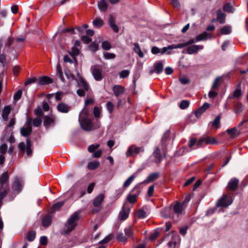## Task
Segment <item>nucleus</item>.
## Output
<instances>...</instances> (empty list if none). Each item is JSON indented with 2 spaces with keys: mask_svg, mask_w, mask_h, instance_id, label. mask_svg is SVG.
<instances>
[{
  "mask_svg": "<svg viewBox=\"0 0 248 248\" xmlns=\"http://www.w3.org/2000/svg\"><path fill=\"white\" fill-rule=\"evenodd\" d=\"M88 112L86 110H82L79 114V122L81 127L86 131H90L99 128L100 124L97 121L95 124H92L91 120L88 118Z\"/></svg>",
  "mask_w": 248,
  "mask_h": 248,
  "instance_id": "obj_1",
  "label": "nucleus"
},
{
  "mask_svg": "<svg viewBox=\"0 0 248 248\" xmlns=\"http://www.w3.org/2000/svg\"><path fill=\"white\" fill-rule=\"evenodd\" d=\"M9 190V175L8 171H6L0 175V207L2 205L3 198L7 195Z\"/></svg>",
  "mask_w": 248,
  "mask_h": 248,
  "instance_id": "obj_2",
  "label": "nucleus"
},
{
  "mask_svg": "<svg viewBox=\"0 0 248 248\" xmlns=\"http://www.w3.org/2000/svg\"><path fill=\"white\" fill-rule=\"evenodd\" d=\"M78 219L79 213L78 212H76L68 219L63 228L64 232L65 233H68L74 230Z\"/></svg>",
  "mask_w": 248,
  "mask_h": 248,
  "instance_id": "obj_3",
  "label": "nucleus"
},
{
  "mask_svg": "<svg viewBox=\"0 0 248 248\" xmlns=\"http://www.w3.org/2000/svg\"><path fill=\"white\" fill-rule=\"evenodd\" d=\"M104 200V195L103 194H100L93 200V207L92 209L93 213H96L101 210V204Z\"/></svg>",
  "mask_w": 248,
  "mask_h": 248,
  "instance_id": "obj_4",
  "label": "nucleus"
},
{
  "mask_svg": "<svg viewBox=\"0 0 248 248\" xmlns=\"http://www.w3.org/2000/svg\"><path fill=\"white\" fill-rule=\"evenodd\" d=\"M173 49H175L173 44L170 45L167 47H164L161 49L156 46H154L152 48L151 52L154 54H157L158 53L164 54L165 53H167L168 54H170L171 52L168 51Z\"/></svg>",
  "mask_w": 248,
  "mask_h": 248,
  "instance_id": "obj_5",
  "label": "nucleus"
},
{
  "mask_svg": "<svg viewBox=\"0 0 248 248\" xmlns=\"http://www.w3.org/2000/svg\"><path fill=\"white\" fill-rule=\"evenodd\" d=\"M32 119L29 118L24 125L20 128V133L23 137H27L30 135L32 132L31 123Z\"/></svg>",
  "mask_w": 248,
  "mask_h": 248,
  "instance_id": "obj_6",
  "label": "nucleus"
},
{
  "mask_svg": "<svg viewBox=\"0 0 248 248\" xmlns=\"http://www.w3.org/2000/svg\"><path fill=\"white\" fill-rule=\"evenodd\" d=\"M144 151L143 147H138L135 145L130 146L127 149L126 153V155L127 157L130 156H134L140 154L141 152Z\"/></svg>",
  "mask_w": 248,
  "mask_h": 248,
  "instance_id": "obj_7",
  "label": "nucleus"
},
{
  "mask_svg": "<svg viewBox=\"0 0 248 248\" xmlns=\"http://www.w3.org/2000/svg\"><path fill=\"white\" fill-rule=\"evenodd\" d=\"M232 199L231 196L227 195L223 196L217 202V206L218 207H227L232 204Z\"/></svg>",
  "mask_w": 248,
  "mask_h": 248,
  "instance_id": "obj_8",
  "label": "nucleus"
},
{
  "mask_svg": "<svg viewBox=\"0 0 248 248\" xmlns=\"http://www.w3.org/2000/svg\"><path fill=\"white\" fill-rule=\"evenodd\" d=\"M92 74L96 80L100 81L102 78V70L97 66H94L91 68Z\"/></svg>",
  "mask_w": 248,
  "mask_h": 248,
  "instance_id": "obj_9",
  "label": "nucleus"
},
{
  "mask_svg": "<svg viewBox=\"0 0 248 248\" xmlns=\"http://www.w3.org/2000/svg\"><path fill=\"white\" fill-rule=\"evenodd\" d=\"M132 192H135V193L133 194H130L127 196V200L130 203H134L136 202L137 197L140 193L139 187L138 186H135L133 188Z\"/></svg>",
  "mask_w": 248,
  "mask_h": 248,
  "instance_id": "obj_10",
  "label": "nucleus"
},
{
  "mask_svg": "<svg viewBox=\"0 0 248 248\" xmlns=\"http://www.w3.org/2000/svg\"><path fill=\"white\" fill-rule=\"evenodd\" d=\"M12 189L16 192H19L21 190L22 185L21 183L17 177H16L12 183Z\"/></svg>",
  "mask_w": 248,
  "mask_h": 248,
  "instance_id": "obj_11",
  "label": "nucleus"
},
{
  "mask_svg": "<svg viewBox=\"0 0 248 248\" xmlns=\"http://www.w3.org/2000/svg\"><path fill=\"white\" fill-rule=\"evenodd\" d=\"M55 117L54 116H46L44 117V125L47 128L54 124Z\"/></svg>",
  "mask_w": 248,
  "mask_h": 248,
  "instance_id": "obj_12",
  "label": "nucleus"
},
{
  "mask_svg": "<svg viewBox=\"0 0 248 248\" xmlns=\"http://www.w3.org/2000/svg\"><path fill=\"white\" fill-rule=\"evenodd\" d=\"M78 80L77 83L78 86L84 89L85 90L88 91L89 89V86L85 80L81 77L79 73L77 74Z\"/></svg>",
  "mask_w": 248,
  "mask_h": 248,
  "instance_id": "obj_13",
  "label": "nucleus"
},
{
  "mask_svg": "<svg viewBox=\"0 0 248 248\" xmlns=\"http://www.w3.org/2000/svg\"><path fill=\"white\" fill-rule=\"evenodd\" d=\"M71 108V107L67 104L64 103H61L59 104L57 106V110L62 113H67L69 112Z\"/></svg>",
  "mask_w": 248,
  "mask_h": 248,
  "instance_id": "obj_14",
  "label": "nucleus"
},
{
  "mask_svg": "<svg viewBox=\"0 0 248 248\" xmlns=\"http://www.w3.org/2000/svg\"><path fill=\"white\" fill-rule=\"evenodd\" d=\"M203 46L200 45H192L186 49V52L189 54H192L197 53L199 50L202 49Z\"/></svg>",
  "mask_w": 248,
  "mask_h": 248,
  "instance_id": "obj_15",
  "label": "nucleus"
},
{
  "mask_svg": "<svg viewBox=\"0 0 248 248\" xmlns=\"http://www.w3.org/2000/svg\"><path fill=\"white\" fill-rule=\"evenodd\" d=\"M108 23L109 27L115 32L119 31V29L117 25L115 24L114 17L112 15L109 16Z\"/></svg>",
  "mask_w": 248,
  "mask_h": 248,
  "instance_id": "obj_16",
  "label": "nucleus"
},
{
  "mask_svg": "<svg viewBox=\"0 0 248 248\" xmlns=\"http://www.w3.org/2000/svg\"><path fill=\"white\" fill-rule=\"evenodd\" d=\"M239 180L235 178H233L229 182L228 187L229 189L232 190H236L237 188Z\"/></svg>",
  "mask_w": 248,
  "mask_h": 248,
  "instance_id": "obj_17",
  "label": "nucleus"
},
{
  "mask_svg": "<svg viewBox=\"0 0 248 248\" xmlns=\"http://www.w3.org/2000/svg\"><path fill=\"white\" fill-rule=\"evenodd\" d=\"M129 212L130 210L129 209H126L124 206H123L122 210L119 213V219L121 220L126 219L129 216Z\"/></svg>",
  "mask_w": 248,
  "mask_h": 248,
  "instance_id": "obj_18",
  "label": "nucleus"
},
{
  "mask_svg": "<svg viewBox=\"0 0 248 248\" xmlns=\"http://www.w3.org/2000/svg\"><path fill=\"white\" fill-rule=\"evenodd\" d=\"M11 111V107L10 106H6L4 107L1 114L2 118L4 121H6L8 120Z\"/></svg>",
  "mask_w": 248,
  "mask_h": 248,
  "instance_id": "obj_19",
  "label": "nucleus"
},
{
  "mask_svg": "<svg viewBox=\"0 0 248 248\" xmlns=\"http://www.w3.org/2000/svg\"><path fill=\"white\" fill-rule=\"evenodd\" d=\"M38 82L40 85H46L51 83L53 80L48 77L43 76L39 78Z\"/></svg>",
  "mask_w": 248,
  "mask_h": 248,
  "instance_id": "obj_20",
  "label": "nucleus"
},
{
  "mask_svg": "<svg viewBox=\"0 0 248 248\" xmlns=\"http://www.w3.org/2000/svg\"><path fill=\"white\" fill-rule=\"evenodd\" d=\"M112 90L116 96L118 97L122 94L124 92V88L120 85H114L112 88Z\"/></svg>",
  "mask_w": 248,
  "mask_h": 248,
  "instance_id": "obj_21",
  "label": "nucleus"
},
{
  "mask_svg": "<svg viewBox=\"0 0 248 248\" xmlns=\"http://www.w3.org/2000/svg\"><path fill=\"white\" fill-rule=\"evenodd\" d=\"M51 217L49 215H46L43 217L42 220V223L43 225L45 227H48L51 224Z\"/></svg>",
  "mask_w": 248,
  "mask_h": 248,
  "instance_id": "obj_22",
  "label": "nucleus"
},
{
  "mask_svg": "<svg viewBox=\"0 0 248 248\" xmlns=\"http://www.w3.org/2000/svg\"><path fill=\"white\" fill-rule=\"evenodd\" d=\"M195 42H196V40L190 39L185 43H180V44H173V45H174L175 49L182 48L185 46H188L191 44H192L194 43H195Z\"/></svg>",
  "mask_w": 248,
  "mask_h": 248,
  "instance_id": "obj_23",
  "label": "nucleus"
},
{
  "mask_svg": "<svg viewBox=\"0 0 248 248\" xmlns=\"http://www.w3.org/2000/svg\"><path fill=\"white\" fill-rule=\"evenodd\" d=\"M210 107V104L208 103H205L203 105L198 109L196 112L195 114L196 116H198L200 115L201 114L203 113L207 108H208Z\"/></svg>",
  "mask_w": 248,
  "mask_h": 248,
  "instance_id": "obj_24",
  "label": "nucleus"
},
{
  "mask_svg": "<svg viewBox=\"0 0 248 248\" xmlns=\"http://www.w3.org/2000/svg\"><path fill=\"white\" fill-rule=\"evenodd\" d=\"M183 206L184 205L183 203L181 204L180 202H176L173 207L174 212L177 215L182 214L183 210Z\"/></svg>",
  "mask_w": 248,
  "mask_h": 248,
  "instance_id": "obj_25",
  "label": "nucleus"
},
{
  "mask_svg": "<svg viewBox=\"0 0 248 248\" xmlns=\"http://www.w3.org/2000/svg\"><path fill=\"white\" fill-rule=\"evenodd\" d=\"M159 174L157 172L150 174L144 181L145 183H151L158 178Z\"/></svg>",
  "mask_w": 248,
  "mask_h": 248,
  "instance_id": "obj_26",
  "label": "nucleus"
},
{
  "mask_svg": "<svg viewBox=\"0 0 248 248\" xmlns=\"http://www.w3.org/2000/svg\"><path fill=\"white\" fill-rule=\"evenodd\" d=\"M93 25L94 27L97 28H100L104 24V21L100 18H95L93 21Z\"/></svg>",
  "mask_w": 248,
  "mask_h": 248,
  "instance_id": "obj_27",
  "label": "nucleus"
},
{
  "mask_svg": "<svg viewBox=\"0 0 248 248\" xmlns=\"http://www.w3.org/2000/svg\"><path fill=\"white\" fill-rule=\"evenodd\" d=\"M98 7L101 11L105 12L108 8V4L105 0H101L98 3Z\"/></svg>",
  "mask_w": 248,
  "mask_h": 248,
  "instance_id": "obj_28",
  "label": "nucleus"
},
{
  "mask_svg": "<svg viewBox=\"0 0 248 248\" xmlns=\"http://www.w3.org/2000/svg\"><path fill=\"white\" fill-rule=\"evenodd\" d=\"M227 133L232 137H235L240 134V130H238L236 127L227 130Z\"/></svg>",
  "mask_w": 248,
  "mask_h": 248,
  "instance_id": "obj_29",
  "label": "nucleus"
},
{
  "mask_svg": "<svg viewBox=\"0 0 248 248\" xmlns=\"http://www.w3.org/2000/svg\"><path fill=\"white\" fill-rule=\"evenodd\" d=\"M152 157L154 158V161L156 163H159L161 161V155H160V150L157 148L152 155Z\"/></svg>",
  "mask_w": 248,
  "mask_h": 248,
  "instance_id": "obj_30",
  "label": "nucleus"
},
{
  "mask_svg": "<svg viewBox=\"0 0 248 248\" xmlns=\"http://www.w3.org/2000/svg\"><path fill=\"white\" fill-rule=\"evenodd\" d=\"M225 15L222 13L220 10H218L217 12V20L222 24L225 22Z\"/></svg>",
  "mask_w": 248,
  "mask_h": 248,
  "instance_id": "obj_31",
  "label": "nucleus"
},
{
  "mask_svg": "<svg viewBox=\"0 0 248 248\" xmlns=\"http://www.w3.org/2000/svg\"><path fill=\"white\" fill-rule=\"evenodd\" d=\"M211 35L208 33L207 32L204 31L203 33L198 35L196 38V41L198 42L204 39H206L207 38L210 37Z\"/></svg>",
  "mask_w": 248,
  "mask_h": 248,
  "instance_id": "obj_32",
  "label": "nucleus"
},
{
  "mask_svg": "<svg viewBox=\"0 0 248 248\" xmlns=\"http://www.w3.org/2000/svg\"><path fill=\"white\" fill-rule=\"evenodd\" d=\"M134 47L133 50L134 52L137 53L140 58H142L144 56L143 52H142L140 46L138 43H135L134 44Z\"/></svg>",
  "mask_w": 248,
  "mask_h": 248,
  "instance_id": "obj_33",
  "label": "nucleus"
},
{
  "mask_svg": "<svg viewBox=\"0 0 248 248\" xmlns=\"http://www.w3.org/2000/svg\"><path fill=\"white\" fill-rule=\"evenodd\" d=\"M31 140L29 139H27L26 140V151L27 155L28 156H30L32 154V150L31 149Z\"/></svg>",
  "mask_w": 248,
  "mask_h": 248,
  "instance_id": "obj_34",
  "label": "nucleus"
},
{
  "mask_svg": "<svg viewBox=\"0 0 248 248\" xmlns=\"http://www.w3.org/2000/svg\"><path fill=\"white\" fill-rule=\"evenodd\" d=\"M100 165L98 161L91 162L88 164V168L90 170H93L97 168Z\"/></svg>",
  "mask_w": 248,
  "mask_h": 248,
  "instance_id": "obj_35",
  "label": "nucleus"
},
{
  "mask_svg": "<svg viewBox=\"0 0 248 248\" xmlns=\"http://www.w3.org/2000/svg\"><path fill=\"white\" fill-rule=\"evenodd\" d=\"M220 32L222 35L229 34L231 32V28L229 26H225L220 30Z\"/></svg>",
  "mask_w": 248,
  "mask_h": 248,
  "instance_id": "obj_36",
  "label": "nucleus"
},
{
  "mask_svg": "<svg viewBox=\"0 0 248 248\" xmlns=\"http://www.w3.org/2000/svg\"><path fill=\"white\" fill-rule=\"evenodd\" d=\"M57 76L60 78V79L63 81H64V77L63 76V73L62 71V69L61 66L60 64H58L57 66Z\"/></svg>",
  "mask_w": 248,
  "mask_h": 248,
  "instance_id": "obj_37",
  "label": "nucleus"
},
{
  "mask_svg": "<svg viewBox=\"0 0 248 248\" xmlns=\"http://www.w3.org/2000/svg\"><path fill=\"white\" fill-rule=\"evenodd\" d=\"M136 177V175L134 174L131 175L124 183V186L125 187H128L131 184Z\"/></svg>",
  "mask_w": 248,
  "mask_h": 248,
  "instance_id": "obj_38",
  "label": "nucleus"
},
{
  "mask_svg": "<svg viewBox=\"0 0 248 248\" xmlns=\"http://www.w3.org/2000/svg\"><path fill=\"white\" fill-rule=\"evenodd\" d=\"M155 72L157 74H160L161 73L163 69V66L162 62H158L155 66Z\"/></svg>",
  "mask_w": 248,
  "mask_h": 248,
  "instance_id": "obj_39",
  "label": "nucleus"
},
{
  "mask_svg": "<svg viewBox=\"0 0 248 248\" xmlns=\"http://www.w3.org/2000/svg\"><path fill=\"white\" fill-rule=\"evenodd\" d=\"M125 235L126 238L131 237L133 235V232L132 231L131 227L128 226L124 229Z\"/></svg>",
  "mask_w": 248,
  "mask_h": 248,
  "instance_id": "obj_40",
  "label": "nucleus"
},
{
  "mask_svg": "<svg viewBox=\"0 0 248 248\" xmlns=\"http://www.w3.org/2000/svg\"><path fill=\"white\" fill-rule=\"evenodd\" d=\"M136 216L139 218H144L146 217V213L142 209H140L137 211Z\"/></svg>",
  "mask_w": 248,
  "mask_h": 248,
  "instance_id": "obj_41",
  "label": "nucleus"
},
{
  "mask_svg": "<svg viewBox=\"0 0 248 248\" xmlns=\"http://www.w3.org/2000/svg\"><path fill=\"white\" fill-rule=\"evenodd\" d=\"M220 116H217L212 122V125L218 128L220 127Z\"/></svg>",
  "mask_w": 248,
  "mask_h": 248,
  "instance_id": "obj_42",
  "label": "nucleus"
},
{
  "mask_svg": "<svg viewBox=\"0 0 248 248\" xmlns=\"http://www.w3.org/2000/svg\"><path fill=\"white\" fill-rule=\"evenodd\" d=\"M223 10L225 12L232 13L234 11V8L231 4L227 3L224 5Z\"/></svg>",
  "mask_w": 248,
  "mask_h": 248,
  "instance_id": "obj_43",
  "label": "nucleus"
},
{
  "mask_svg": "<svg viewBox=\"0 0 248 248\" xmlns=\"http://www.w3.org/2000/svg\"><path fill=\"white\" fill-rule=\"evenodd\" d=\"M35 238V232L34 231H30L27 235V238L29 241H32Z\"/></svg>",
  "mask_w": 248,
  "mask_h": 248,
  "instance_id": "obj_44",
  "label": "nucleus"
},
{
  "mask_svg": "<svg viewBox=\"0 0 248 248\" xmlns=\"http://www.w3.org/2000/svg\"><path fill=\"white\" fill-rule=\"evenodd\" d=\"M206 144H213L217 143V140L215 138L206 137Z\"/></svg>",
  "mask_w": 248,
  "mask_h": 248,
  "instance_id": "obj_45",
  "label": "nucleus"
},
{
  "mask_svg": "<svg viewBox=\"0 0 248 248\" xmlns=\"http://www.w3.org/2000/svg\"><path fill=\"white\" fill-rule=\"evenodd\" d=\"M103 56L106 59H113L116 56L115 54L109 52L104 53Z\"/></svg>",
  "mask_w": 248,
  "mask_h": 248,
  "instance_id": "obj_46",
  "label": "nucleus"
},
{
  "mask_svg": "<svg viewBox=\"0 0 248 248\" xmlns=\"http://www.w3.org/2000/svg\"><path fill=\"white\" fill-rule=\"evenodd\" d=\"M110 44L107 41H103L102 43V48L106 50H108L111 48Z\"/></svg>",
  "mask_w": 248,
  "mask_h": 248,
  "instance_id": "obj_47",
  "label": "nucleus"
},
{
  "mask_svg": "<svg viewBox=\"0 0 248 248\" xmlns=\"http://www.w3.org/2000/svg\"><path fill=\"white\" fill-rule=\"evenodd\" d=\"M22 94V91L21 90H18L14 94V99L15 101H18L20 99Z\"/></svg>",
  "mask_w": 248,
  "mask_h": 248,
  "instance_id": "obj_48",
  "label": "nucleus"
},
{
  "mask_svg": "<svg viewBox=\"0 0 248 248\" xmlns=\"http://www.w3.org/2000/svg\"><path fill=\"white\" fill-rule=\"evenodd\" d=\"M42 123V120L40 117L35 118L32 121V124L35 127L39 126Z\"/></svg>",
  "mask_w": 248,
  "mask_h": 248,
  "instance_id": "obj_49",
  "label": "nucleus"
},
{
  "mask_svg": "<svg viewBox=\"0 0 248 248\" xmlns=\"http://www.w3.org/2000/svg\"><path fill=\"white\" fill-rule=\"evenodd\" d=\"M79 50L76 46H73L72 48L71 52H69V54L72 56L75 57L79 54Z\"/></svg>",
  "mask_w": 248,
  "mask_h": 248,
  "instance_id": "obj_50",
  "label": "nucleus"
},
{
  "mask_svg": "<svg viewBox=\"0 0 248 248\" xmlns=\"http://www.w3.org/2000/svg\"><path fill=\"white\" fill-rule=\"evenodd\" d=\"M220 78L218 77V78H217L215 80H214V83L212 85V90H215L216 89H217L218 86L219 85V83H220Z\"/></svg>",
  "mask_w": 248,
  "mask_h": 248,
  "instance_id": "obj_51",
  "label": "nucleus"
},
{
  "mask_svg": "<svg viewBox=\"0 0 248 248\" xmlns=\"http://www.w3.org/2000/svg\"><path fill=\"white\" fill-rule=\"evenodd\" d=\"M189 105V103L188 101L183 100L181 102L179 107L181 109H185L188 107Z\"/></svg>",
  "mask_w": 248,
  "mask_h": 248,
  "instance_id": "obj_52",
  "label": "nucleus"
},
{
  "mask_svg": "<svg viewBox=\"0 0 248 248\" xmlns=\"http://www.w3.org/2000/svg\"><path fill=\"white\" fill-rule=\"evenodd\" d=\"M7 150V145L6 144H3L0 146V155H4L6 153Z\"/></svg>",
  "mask_w": 248,
  "mask_h": 248,
  "instance_id": "obj_53",
  "label": "nucleus"
},
{
  "mask_svg": "<svg viewBox=\"0 0 248 248\" xmlns=\"http://www.w3.org/2000/svg\"><path fill=\"white\" fill-rule=\"evenodd\" d=\"M117 239L121 242H125L127 240V238L125 235H124L123 233H119L117 236Z\"/></svg>",
  "mask_w": 248,
  "mask_h": 248,
  "instance_id": "obj_54",
  "label": "nucleus"
},
{
  "mask_svg": "<svg viewBox=\"0 0 248 248\" xmlns=\"http://www.w3.org/2000/svg\"><path fill=\"white\" fill-rule=\"evenodd\" d=\"M100 112L101 110L98 107H95L94 108L93 113L95 117H99L100 116Z\"/></svg>",
  "mask_w": 248,
  "mask_h": 248,
  "instance_id": "obj_55",
  "label": "nucleus"
},
{
  "mask_svg": "<svg viewBox=\"0 0 248 248\" xmlns=\"http://www.w3.org/2000/svg\"><path fill=\"white\" fill-rule=\"evenodd\" d=\"M99 146V144H92L89 146L88 150L89 152L93 153Z\"/></svg>",
  "mask_w": 248,
  "mask_h": 248,
  "instance_id": "obj_56",
  "label": "nucleus"
},
{
  "mask_svg": "<svg viewBox=\"0 0 248 248\" xmlns=\"http://www.w3.org/2000/svg\"><path fill=\"white\" fill-rule=\"evenodd\" d=\"M206 137L201 138L197 142V146L200 147L206 144Z\"/></svg>",
  "mask_w": 248,
  "mask_h": 248,
  "instance_id": "obj_57",
  "label": "nucleus"
},
{
  "mask_svg": "<svg viewBox=\"0 0 248 248\" xmlns=\"http://www.w3.org/2000/svg\"><path fill=\"white\" fill-rule=\"evenodd\" d=\"M63 204V202H59L53 205L52 206L53 211H55L60 209Z\"/></svg>",
  "mask_w": 248,
  "mask_h": 248,
  "instance_id": "obj_58",
  "label": "nucleus"
},
{
  "mask_svg": "<svg viewBox=\"0 0 248 248\" xmlns=\"http://www.w3.org/2000/svg\"><path fill=\"white\" fill-rule=\"evenodd\" d=\"M130 73V72L128 70H123L120 74V77L122 78H125L127 77Z\"/></svg>",
  "mask_w": 248,
  "mask_h": 248,
  "instance_id": "obj_59",
  "label": "nucleus"
},
{
  "mask_svg": "<svg viewBox=\"0 0 248 248\" xmlns=\"http://www.w3.org/2000/svg\"><path fill=\"white\" fill-rule=\"evenodd\" d=\"M107 108L109 113H112L113 110L114 106L111 102L109 101L107 104Z\"/></svg>",
  "mask_w": 248,
  "mask_h": 248,
  "instance_id": "obj_60",
  "label": "nucleus"
},
{
  "mask_svg": "<svg viewBox=\"0 0 248 248\" xmlns=\"http://www.w3.org/2000/svg\"><path fill=\"white\" fill-rule=\"evenodd\" d=\"M65 74L68 79L71 80H77L78 78H77L73 74H69L67 72H65Z\"/></svg>",
  "mask_w": 248,
  "mask_h": 248,
  "instance_id": "obj_61",
  "label": "nucleus"
},
{
  "mask_svg": "<svg viewBox=\"0 0 248 248\" xmlns=\"http://www.w3.org/2000/svg\"><path fill=\"white\" fill-rule=\"evenodd\" d=\"M47 243V238L46 236H43L40 237V244L41 245H46Z\"/></svg>",
  "mask_w": 248,
  "mask_h": 248,
  "instance_id": "obj_62",
  "label": "nucleus"
},
{
  "mask_svg": "<svg viewBox=\"0 0 248 248\" xmlns=\"http://www.w3.org/2000/svg\"><path fill=\"white\" fill-rule=\"evenodd\" d=\"M159 235V232L157 231H155L150 236V239L151 240H153L156 238H157Z\"/></svg>",
  "mask_w": 248,
  "mask_h": 248,
  "instance_id": "obj_63",
  "label": "nucleus"
},
{
  "mask_svg": "<svg viewBox=\"0 0 248 248\" xmlns=\"http://www.w3.org/2000/svg\"><path fill=\"white\" fill-rule=\"evenodd\" d=\"M218 94L215 91L212 90L209 92L208 96L210 98H214Z\"/></svg>",
  "mask_w": 248,
  "mask_h": 248,
  "instance_id": "obj_64",
  "label": "nucleus"
}]
</instances>
